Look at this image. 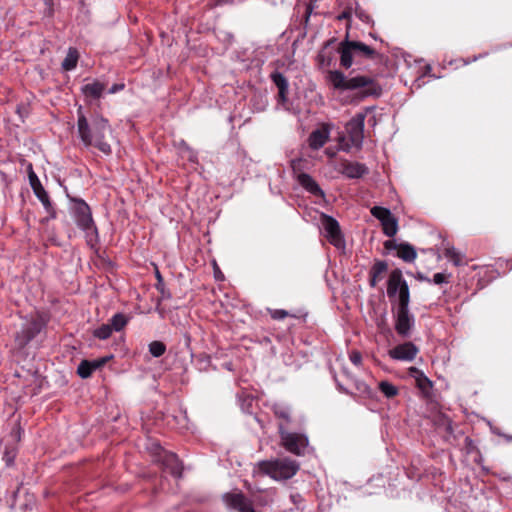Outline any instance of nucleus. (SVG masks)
Returning a JSON list of instances; mask_svg holds the SVG:
<instances>
[{
  "label": "nucleus",
  "mask_w": 512,
  "mask_h": 512,
  "mask_svg": "<svg viewBox=\"0 0 512 512\" xmlns=\"http://www.w3.org/2000/svg\"><path fill=\"white\" fill-rule=\"evenodd\" d=\"M339 388H340L343 392H345V393H349V391H348V390H346V389H344L341 385H339Z\"/></svg>",
  "instance_id": "52"
},
{
  "label": "nucleus",
  "mask_w": 512,
  "mask_h": 512,
  "mask_svg": "<svg viewBox=\"0 0 512 512\" xmlns=\"http://www.w3.org/2000/svg\"><path fill=\"white\" fill-rule=\"evenodd\" d=\"M33 192L39 200H42L48 196V193L46 192L43 186L35 188Z\"/></svg>",
  "instance_id": "41"
},
{
  "label": "nucleus",
  "mask_w": 512,
  "mask_h": 512,
  "mask_svg": "<svg viewBox=\"0 0 512 512\" xmlns=\"http://www.w3.org/2000/svg\"><path fill=\"white\" fill-rule=\"evenodd\" d=\"M73 214L79 228L85 231L95 229L90 207L85 201H74Z\"/></svg>",
  "instance_id": "10"
},
{
  "label": "nucleus",
  "mask_w": 512,
  "mask_h": 512,
  "mask_svg": "<svg viewBox=\"0 0 512 512\" xmlns=\"http://www.w3.org/2000/svg\"><path fill=\"white\" fill-rule=\"evenodd\" d=\"M378 387L387 398H393L399 392L398 388L388 381H381Z\"/></svg>",
  "instance_id": "26"
},
{
  "label": "nucleus",
  "mask_w": 512,
  "mask_h": 512,
  "mask_svg": "<svg viewBox=\"0 0 512 512\" xmlns=\"http://www.w3.org/2000/svg\"><path fill=\"white\" fill-rule=\"evenodd\" d=\"M320 221L328 242L336 248H344L345 240L338 221L324 213L321 214Z\"/></svg>",
  "instance_id": "7"
},
{
  "label": "nucleus",
  "mask_w": 512,
  "mask_h": 512,
  "mask_svg": "<svg viewBox=\"0 0 512 512\" xmlns=\"http://www.w3.org/2000/svg\"><path fill=\"white\" fill-rule=\"evenodd\" d=\"M279 434L281 438V445L290 453L295 455H302L308 445V439L305 435L299 433L288 432L279 425Z\"/></svg>",
  "instance_id": "6"
},
{
  "label": "nucleus",
  "mask_w": 512,
  "mask_h": 512,
  "mask_svg": "<svg viewBox=\"0 0 512 512\" xmlns=\"http://www.w3.org/2000/svg\"><path fill=\"white\" fill-rule=\"evenodd\" d=\"M352 11H353V7H352V3H351V4L347 5L345 7V9L336 17V19L339 21L347 20L346 29L348 32L351 27L350 20H351V16H352Z\"/></svg>",
  "instance_id": "32"
},
{
  "label": "nucleus",
  "mask_w": 512,
  "mask_h": 512,
  "mask_svg": "<svg viewBox=\"0 0 512 512\" xmlns=\"http://www.w3.org/2000/svg\"><path fill=\"white\" fill-rule=\"evenodd\" d=\"M340 54V65L349 69L353 64V56H362L366 59H375L378 55L377 51L372 47L360 41L349 39V32L346 31L344 40L338 46Z\"/></svg>",
  "instance_id": "4"
},
{
  "label": "nucleus",
  "mask_w": 512,
  "mask_h": 512,
  "mask_svg": "<svg viewBox=\"0 0 512 512\" xmlns=\"http://www.w3.org/2000/svg\"><path fill=\"white\" fill-rule=\"evenodd\" d=\"M149 352L153 357H161L166 352V345L161 341H152L149 344Z\"/></svg>",
  "instance_id": "29"
},
{
  "label": "nucleus",
  "mask_w": 512,
  "mask_h": 512,
  "mask_svg": "<svg viewBox=\"0 0 512 512\" xmlns=\"http://www.w3.org/2000/svg\"><path fill=\"white\" fill-rule=\"evenodd\" d=\"M447 431L452 432V427H451V423L450 422L447 425Z\"/></svg>",
  "instance_id": "51"
},
{
  "label": "nucleus",
  "mask_w": 512,
  "mask_h": 512,
  "mask_svg": "<svg viewBox=\"0 0 512 512\" xmlns=\"http://www.w3.org/2000/svg\"><path fill=\"white\" fill-rule=\"evenodd\" d=\"M4 458L6 459L7 464L11 463V461H12L11 456L6 455Z\"/></svg>",
  "instance_id": "50"
},
{
  "label": "nucleus",
  "mask_w": 512,
  "mask_h": 512,
  "mask_svg": "<svg viewBox=\"0 0 512 512\" xmlns=\"http://www.w3.org/2000/svg\"><path fill=\"white\" fill-rule=\"evenodd\" d=\"M161 467L163 472L170 474L176 479H180L183 474V464L174 453H165L161 458Z\"/></svg>",
  "instance_id": "14"
},
{
  "label": "nucleus",
  "mask_w": 512,
  "mask_h": 512,
  "mask_svg": "<svg viewBox=\"0 0 512 512\" xmlns=\"http://www.w3.org/2000/svg\"><path fill=\"white\" fill-rule=\"evenodd\" d=\"M329 135L328 126L323 125L321 128L314 130L308 138L309 147L313 150L322 148L328 141Z\"/></svg>",
  "instance_id": "17"
},
{
  "label": "nucleus",
  "mask_w": 512,
  "mask_h": 512,
  "mask_svg": "<svg viewBox=\"0 0 512 512\" xmlns=\"http://www.w3.org/2000/svg\"><path fill=\"white\" fill-rule=\"evenodd\" d=\"M383 233L388 237H393L398 231L397 219L392 215L381 223Z\"/></svg>",
  "instance_id": "23"
},
{
  "label": "nucleus",
  "mask_w": 512,
  "mask_h": 512,
  "mask_svg": "<svg viewBox=\"0 0 512 512\" xmlns=\"http://www.w3.org/2000/svg\"><path fill=\"white\" fill-rule=\"evenodd\" d=\"M28 178H29V183H30V186L32 188V190H34L35 188H38L40 186H42L38 176L35 174V172L33 171V168H32V165L30 164L29 167H28Z\"/></svg>",
  "instance_id": "33"
},
{
  "label": "nucleus",
  "mask_w": 512,
  "mask_h": 512,
  "mask_svg": "<svg viewBox=\"0 0 512 512\" xmlns=\"http://www.w3.org/2000/svg\"><path fill=\"white\" fill-rule=\"evenodd\" d=\"M270 316L274 320H283L288 316H291L290 313L284 309H274L269 310Z\"/></svg>",
  "instance_id": "35"
},
{
  "label": "nucleus",
  "mask_w": 512,
  "mask_h": 512,
  "mask_svg": "<svg viewBox=\"0 0 512 512\" xmlns=\"http://www.w3.org/2000/svg\"><path fill=\"white\" fill-rule=\"evenodd\" d=\"M408 374L415 379L416 387L426 399L431 398L433 382L417 367L408 368Z\"/></svg>",
  "instance_id": "15"
},
{
  "label": "nucleus",
  "mask_w": 512,
  "mask_h": 512,
  "mask_svg": "<svg viewBox=\"0 0 512 512\" xmlns=\"http://www.w3.org/2000/svg\"><path fill=\"white\" fill-rule=\"evenodd\" d=\"M339 171L348 178H360L367 173V167L358 162L344 160L340 164Z\"/></svg>",
  "instance_id": "16"
},
{
  "label": "nucleus",
  "mask_w": 512,
  "mask_h": 512,
  "mask_svg": "<svg viewBox=\"0 0 512 512\" xmlns=\"http://www.w3.org/2000/svg\"><path fill=\"white\" fill-rule=\"evenodd\" d=\"M355 14L364 22H368L369 21V16L364 12L362 11L361 9H359L358 7H356L355 9Z\"/></svg>",
  "instance_id": "44"
},
{
  "label": "nucleus",
  "mask_w": 512,
  "mask_h": 512,
  "mask_svg": "<svg viewBox=\"0 0 512 512\" xmlns=\"http://www.w3.org/2000/svg\"><path fill=\"white\" fill-rule=\"evenodd\" d=\"M366 113H357L347 124L346 131L352 145L361 148L364 139Z\"/></svg>",
  "instance_id": "9"
},
{
  "label": "nucleus",
  "mask_w": 512,
  "mask_h": 512,
  "mask_svg": "<svg viewBox=\"0 0 512 512\" xmlns=\"http://www.w3.org/2000/svg\"><path fill=\"white\" fill-rule=\"evenodd\" d=\"M44 323L38 319H33L23 326L21 331L15 335V342L19 348H24L32 341L43 329Z\"/></svg>",
  "instance_id": "11"
},
{
  "label": "nucleus",
  "mask_w": 512,
  "mask_h": 512,
  "mask_svg": "<svg viewBox=\"0 0 512 512\" xmlns=\"http://www.w3.org/2000/svg\"><path fill=\"white\" fill-rule=\"evenodd\" d=\"M388 271V264L384 260H375L373 266L369 271V285L375 288L377 284L383 280Z\"/></svg>",
  "instance_id": "18"
},
{
  "label": "nucleus",
  "mask_w": 512,
  "mask_h": 512,
  "mask_svg": "<svg viewBox=\"0 0 512 512\" xmlns=\"http://www.w3.org/2000/svg\"><path fill=\"white\" fill-rule=\"evenodd\" d=\"M77 130L85 147H94L105 155L112 153L110 140L113 139L112 129L107 119L100 115L87 118L80 106L77 111Z\"/></svg>",
  "instance_id": "1"
},
{
  "label": "nucleus",
  "mask_w": 512,
  "mask_h": 512,
  "mask_svg": "<svg viewBox=\"0 0 512 512\" xmlns=\"http://www.w3.org/2000/svg\"><path fill=\"white\" fill-rule=\"evenodd\" d=\"M298 183L309 193L316 197H324L325 193L320 188L318 183L307 173H298L297 175Z\"/></svg>",
  "instance_id": "19"
},
{
  "label": "nucleus",
  "mask_w": 512,
  "mask_h": 512,
  "mask_svg": "<svg viewBox=\"0 0 512 512\" xmlns=\"http://www.w3.org/2000/svg\"><path fill=\"white\" fill-rule=\"evenodd\" d=\"M370 212L381 223L392 216V213L389 209L380 206H374Z\"/></svg>",
  "instance_id": "28"
},
{
  "label": "nucleus",
  "mask_w": 512,
  "mask_h": 512,
  "mask_svg": "<svg viewBox=\"0 0 512 512\" xmlns=\"http://www.w3.org/2000/svg\"><path fill=\"white\" fill-rule=\"evenodd\" d=\"M288 90H278V102L284 104L287 101Z\"/></svg>",
  "instance_id": "45"
},
{
  "label": "nucleus",
  "mask_w": 512,
  "mask_h": 512,
  "mask_svg": "<svg viewBox=\"0 0 512 512\" xmlns=\"http://www.w3.org/2000/svg\"><path fill=\"white\" fill-rule=\"evenodd\" d=\"M355 385H356V389L358 390V392L360 394L365 395L367 397L371 396V389L366 383L356 382Z\"/></svg>",
  "instance_id": "37"
},
{
  "label": "nucleus",
  "mask_w": 512,
  "mask_h": 512,
  "mask_svg": "<svg viewBox=\"0 0 512 512\" xmlns=\"http://www.w3.org/2000/svg\"><path fill=\"white\" fill-rule=\"evenodd\" d=\"M112 356H106V357H102V358H99V359H96V360H93V361H90V363H92V368L93 370L95 371L96 369L102 367L103 365H105L107 363V361L109 359H111Z\"/></svg>",
  "instance_id": "38"
},
{
  "label": "nucleus",
  "mask_w": 512,
  "mask_h": 512,
  "mask_svg": "<svg viewBox=\"0 0 512 512\" xmlns=\"http://www.w3.org/2000/svg\"><path fill=\"white\" fill-rule=\"evenodd\" d=\"M467 447H472V440L470 438L465 439Z\"/></svg>",
  "instance_id": "49"
},
{
  "label": "nucleus",
  "mask_w": 512,
  "mask_h": 512,
  "mask_svg": "<svg viewBox=\"0 0 512 512\" xmlns=\"http://www.w3.org/2000/svg\"><path fill=\"white\" fill-rule=\"evenodd\" d=\"M271 79L273 81V83L277 86L278 90H288V81L286 79V77L280 73V72H273L271 74Z\"/></svg>",
  "instance_id": "27"
},
{
  "label": "nucleus",
  "mask_w": 512,
  "mask_h": 512,
  "mask_svg": "<svg viewBox=\"0 0 512 512\" xmlns=\"http://www.w3.org/2000/svg\"><path fill=\"white\" fill-rule=\"evenodd\" d=\"M444 255L448 258L455 266L463 264V255L458 252L454 247H448L444 250Z\"/></svg>",
  "instance_id": "24"
},
{
  "label": "nucleus",
  "mask_w": 512,
  "mask_h": 512,
  "mask_svg": "<svg viewBox=\"0 0 512 512\" xmlns=\"http://www.w3.org/2000/svg\"><path fill=\"white\" fill-rule=\"evenodd\" d=\"M410 300H407V294L402 295L401 301H397L395 312V331L396 333L407 338L411 334V329L414 326V317L409 312Z\"/></svg>",
  "instance_id": "5"
},
{
  "label": "nucleus",
  "mask_w": 512,
  "mask_h": 512,
  "mask_svg": "<svg viewBox=\"0 0 512 512\" xmlns=\"http://www.w3.org/2000/svg\"><path fill=\"white\" fill-rule=\"evenodd\" d=\"M301 164H302V159H294L291 161V168L293 170V173L296 174V176L298 175V173H302L301 172Z\"/></svg>",
  "instance_id": "40"
},
{
  "label": "nucleus",
  "mask_w": 512,
  "mask_h": 512,
  "mask_svg": "<svg viewBox=\"0 0 512 512\" xmlns=\"http://www.w3.org/2000/svg\"><path fill=\"white\" fill-rule=\"evenodd\" d=\"M127 322L128 318L124 314L117 313L111 318L110 326L115 331H121L126 326Z\"/></svg>",
  "instance_id": "25"
},
{
  "label": "nucleus",
  "mask_w": 512,
  "mask_h": 512,
  "mask_svg": "<svg viewBox=\"0 0 512 512\" xmlns=\"http://www.w3.org/2000/svg\"><path fill=\"white\" fill-rule=\"evenodd\" d=\"M112 331L113 329L110 324H103L94 330L93 335L98 339L105 340L111 336Z\"/></svg>",
  "instance_id": "31"
},
{
  "label": "nucleus",
  "mask_w": 512,
  "mask_h": 512,
  "mask_svg": "<svg viewBox=\"0 0 512 512\" xmlns=\"http://www.w3.org/2000/svg\"><path fill=\"white\" fill-rule=\"evenodd\" d=\"M225 504L238 512H256L253 503L243 493H226L223 496Z\"/></svg>",
  "instance_id": "13"
},
{
  "label": "nucleus",
  "mask_w": 512,
  "mask_h": 512,
  "mask_svg": "<svg viewBox=\"0 0 512 512\" xmlns=\"http://www.w3.org/2000/svg\"><path fill=\"white\" fill-rule=\"evenodd\" d=\"M124 87V85H113L112 88L110 89V93H115L116 91H118L119 89H122Z\"/></svg>",
  "instance_id": "46"
},
{
  "label": "nucleus",
  "mask_w": 512,
  "mask_h": 512,
  "mask_svg": "<svg viewBox=\"0 0 512 512\" xmlns=\"http://www.w3.org/2000/svg\"><path fill=\"white\" fill-rule=\"evenodd\" d=\"M156 277H157V280H158V284H160L162 282V276L161 274L159 273V271H156Z\"/></svg>",
  "instance_id": "48"
},
{
  "label": "nucleus",
  "mask_w": 512,
  "mask_h": 512,
  "mask_svg": "<svg viewBox=\"0 0 512 512\" xmlns=\"http://www.w3.org/2000/svg\"><path fill=\"white\" fill-rule=\"evenodd\" d=\"M274 413H275V416L278 417L279 419H283L286 423H289L291 418H290V412L287 408H284V407H276L274 409Z\"/></svg>",
  "instance_id": "34"
},
{
  "label": "nucleus",
  "mask_w": 512,
  "mask_h": 512,
  "mask_svg": "<svg viewBox=\"0 0 512 512\" xmlns=\"http://www.w3.org/2000/svg\"><path fill=\"white\" fill-rule=\"evenodd\" d=\"M397 256L405 262H413L417 257V253L411 244L401 243L399 244Z\"/></svg>",
  "instance_id": "21"
},
{
  "label": "nucleus",
  "mask_w": 512,
  "mask_h": 512,
  "mask_svg": "<svg viewBox=\"0 0 512 512\" xmlns=\"http://www.w3.org/2000/svg\"><path fill=\"white\" fill-rule=\"evenodd\" d=\"M299 470V463L290 458L263 460L257 463V472L274 480H288Z\"/></svg>",
  "instance_id": "3"
},
{
  "label": "nucleus",
  "mask_w": 512,
  "mask_h": 512,
  "mask_svg": "<svg viewBox=\"0 0 512 512\" xmlns=\"http://www.w3.org/2000/svg\"><path fill=\"white\" fill-rule=\"evenodd\" d=\"M79 53L76 48L70 47L68 49L67 55L62 62V69L65 71L73 70L78 63Z\"/></svg>",
  "instance_id": "22"
},
{
  "label": "nucleus",
  "mask_w": 512,
  "mask_h": 512,
  "mask_svg": "<svg viewBox=\"0 0 512 512\" xmlns=\"http://www.w3.org/2000/svg\"><path fill=\"white\" fill-rule=\"evenodd\" d=\"M433 282L435 284L446 283V282H448L447 275H445L444 273H436L433 276Z\"/></svg>",
  "instance_id": "42"
},
{
  "label": "nucleus",
  "mask_w": 512,
  "mask_h": 512,
  "mask_svg": "<svg viewBox=\"0 0 512 512\" xmlns=\"http://www.w3.org/2000/svg\"><path fill=\"white\" fill-rule=\"evenodd\" d=\"M417 279H419V280H425V281L430 282V280H429L428 278L424 277V276H423L422 274H420V273H418V274H417Z\"/></svg>",
  "instance_id": "47"
},
{
  "label": "nucleus",
  "mask_w": 512,
  "mask_h": 512,
  "mask_svg": "<svg viewBox=\"0 0 512 512\" xmlns=\"http://www.w3.org/2000/svg\"><path fill=\"white\" fill-rule=\"evenodd\" d=\"M104 90H105V84H103L99 81H94L92 83H88L82 87L83 93L86 96L92 97L94 99L100 98Z\"/></svg>",
  "instance_id": "20"
},
{
  "label": "nucleus",
  "mask_w": 512,
  "mask_h": 512,
  "mask_svg": "<svg viewBox=\"0 0 512 512\" xmlns=\"http://www.w3.org/2000/svg\"><path fill=\"white\" fill-rule=\"evenodd\" d=\"M327 81L337 90H357L362 88L361 97L379 96L381 94V87L373 78L368 76L357 75L347 78L339 70H330L327 73Z\"/></svg>",
  "instance_id": "2"
},
{
  "label": "nucleus",
  "mask_w": 512,
  "mask_h": 512,
  "mask_svg": "<svg viewBox=\"0 0 512 512\" xmlns=\"http://www.w3.org/2000/svg\"><path fill=\"white\" fill-rule=\"evenodd\" d=\"M40 202L43 204L45 210L47 211V213H49L50 217L51 218H55L56 217V211L50 201V198L49 196H47L46 198L40 200Z\"/></svg>",
  "instance_id": "36"
},
{
  "label": "nucleus",
  "mask_w": 512,
  "mask_h": 512,
  "mask_svg": "<svg viewBox=\"0 0 512 512\" xmlns=\"http://www.w3.org/2000/svg\"><path fill=\"white\" fill-rule=\"evenodd\" d=\"M384 248L386 250H397L398 251V248H399V244H397L395 241L393 240H387L384 242Z\"/></svg>",
  "instance_id": "43"
},
{
  "label": "nucleus",
  "mask_w": 512,
  "mask_h": 512,
  "mask_svg": "<svg viewBox=\"0 0 512 512\" xmlns=\"http://www.w3.org/2000/svg\"><path fill=\"white\" fill-rule=\"evenodd\" d=\"M350 360L356 366L361 365V363H362V355H361V353L359 351H356V350L352 351L350 353Z\"/></svg>",
  "instance_id": "39"
},
{
  "label": "nucleus",
  "mask_w": 512,
  "mask_h": 512,
  "mask_svg": "<svg viewBox=\"0 0 512 512\" xmlns=\"http://www.w3.org/2000/svg\"><path fill=\"white\" fill-rule=\"evenodd\" d=\"M93 371L92 363L88 360L81 361L77 368L78 375L83 379L90 377Z\"/></svg>",
  "instance_id": "30"
},
{
  "label": "nucleus",
  "mask_w": 512,
  "mask_h": 512,
  "mask_svg": "<svg viewBox=\"0 0 512 512\" xmlns=\"http://www.w3.org/2000/svg\"><path fill=\"white\" fill-rule=\"evenodd\" d=\"M407 294V300H410L409 286L403 278L402 271L399 268L393 269L387 281V295L390 299L396 298L401 301L402 295Z\"/></svg>",
  "instance_id": "8"
},
{
  "label": "nucleus",
  "mask_w": 512,
  "mask_h": 512,
  "mask_svg": "<svg viewBox=\"0 0 512 512\" xmlns=\"http://www.w3.org/2000/svg\"><path fill=\"white\" fill-rule=\"evenodd\" d=\"M419 353V348L411 341H407L396 345L388 350L391 359L397 361H413Z\"/></svg>",
  "instance_id": "12"
}]
</instances>
